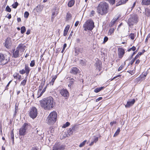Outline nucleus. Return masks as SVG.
Here are the masks:
<instances>
[{"label": "nucleus", "instance_id": "f257e3e1", "mask_svg": "<svg viewBox=\"0 0 150 150\" xmlns=\"http://www.w3.org/2000/svg\"><path fill=\"white\" fill-rule=\"evenodd\" d=\"M109 9L108 4L104 1L100 2L97 8V12L101 15L107 13L108 12Z\"/></svg>", "mask_w": 150, "mask_h": 150}, {"label": "nucleus", "instance_id": "f03ea898", "mask_svg": "<svg viewBox=\"0 0 150 150\" xmlns=\"http://www.w3.org/2000/svg\"><path fill=\"white\" fill-rule=\"evenodd\" d=\"M57 114L55 112H51L47 118L46 121L48 124H53L57 120Z\"/></svg>", "mask_w": 150, "mask_h": 150}, {"label": "nucleus", "instance_id": "7ed1b4c3", "mask_svg": "<svg viewBox=\"0 0 150 150\" xmlns=\"http://www.w3.org/2000/svg\"><path fill=\"white\" fill-rule=\"evenodd\" d=\"M94 26V23L92 20L87 21L83 25L84 30L86 31L87 30H92Z\"/></svg>", "mask_w": 150, "mask_h": 150}, {"label": "nucleus", "instance_id": "20e7f679", "mask_svg": "<svg viewBox=\"0 0 150 150\" xmlns=\"http://www.w3.org/2000/svg\"><path fill=\"white\" fill-rule=\"evenodd\" d=\"M138 18L137 15L135 14H133L130 17L128 20V23L129 26L133 25L135 23L138 22Z\"/></svg>", "mask_w": 150, "mask_h": 150}, {"label": "nucleus", "instance_id": "39448f33", "mask_svg": "<svg viewBox=\"0 0 150 150\" xmlns=\"http://www.w3.org/2000/svg\"><path fill=\"white\" fill-rule=\"evenodd\" d=\"M29 114L31 118L33 119L35 118L38 115L37 109L35 107H32L30 110Z\"/></svg>", "mask_w": 150, "mask_h": 150}, {"label": "nucleus", "instance_id": "423d86ee", "mask_svg": "<svg viewBox=\"0 0 150 150\" xmlns=\"http://www.w3.org/2000/svg\"><path fill=\"white\" fill-rule=\"evenodd\" d=\"M46 100L47 104V107L49 110H50V108H53L54 106V103L53 101V99L52 97H49L46 98Z\"/></svg>", "mask_w": 150, "mask_h": 150}, {"label": "nucleus", "instance_id": "0eeeda50", "mask_svg": "<svg viewBox=\"0 0 150 150\" xmlns=\"http://www.w3.org/2000/svg\"><path fill=\"white\" fill-rule=\"evenodd\" d=\"M10 57L7 55L4 56V55L2 59H1V61L0 64V65H4L8 63L10 60Z\"/></svg>", "mask_w": 150, "mask_h": 150}, {"label": "nucleus", "instance_id": "6e6552de", "mask_svg": "<svg viewBox=\"0 0 150 150\" xmlns=\"http://www.w3.org/2000/svg\"><path fill=\"white\" fill-rule=\"evenodd\" d=\"M28 124L24 123L22 127L20 129L19 134L20 135H24L25 134L26 130L27 129Z\"/></svg>", "mask_w": 150, "mask_h": 150}, {"label": "nucleus", "instance_id": "1a4fd4ad", "mask_svg": "<svg viewBox=\"0 0 150 150\" xmlns=\"http://www.w3.org/2000/svg\"><path fill=\"white\" fill-rule=\"evenodd\" d=\"M65 146L62 145L59 143H56L53 146L54 150H63L64 149Z\"/></svg>", "mask_w": 150, "mask_h": 150}, {"label": "nucleus", "instance_id": "9d476101", "mask_svg": "<svg viewBox=\"0 0 150 150\" xmlns=\"http://www.w3.org/2000/svg\"><path fill=\"white\" fill-rule=\"evenodd\" d=\"M41 106L45 110H49L47 104L46 98H44L42 100L40 101Z\"/></svg>", "mask_w": 150, "mask_h": 150}, {"label": "nucleus", "instance_id": "9b49d317", "mask_svg": "<svg viewBox=\"0 0 150 150\" xmlns=\"http://www.w3.org/2000/svg\"><path fill=\"white\" fill-rule=\"evenodd\" d=\"M117 51L119 58L120 59L122 58L125 53L124 49L122 47L119 48L118 49Z\"/></svg>", "mask_w": 150, "mask_h": 150}, {"label": "nucleus", "instance_id": "f8f14e48", "mask_svg": "<svg viewBox=\"0 0 150 150\" xmlns=\"http://www.w3.org/2000/svg\"><path fill=\"white\" fill-rule=\"evenodd\" d=\"M61 94L65 98H67L69 96V93L68 91L65 89H63L60 91Z\"/></svg>", "mask_w": 150, "mask_h": 150}, {"label": "nucleus", "instance_id": "ddd939ff", "mask_svg": "<svg viewBox=\"0 0 150 150\" xmlns=\"http://www.w3.org/2000/svg\"><path fill=\"white\" fill-rule=\"evenodd\" d=\"M102 63L99 60H98L96 61L95 63V66L96 69L99 71H100L102 68Z\"/></svg>", "mask_w": 150, "mask_h": 150}, {"label": "nucleus", "instance_id": "4468645a", "mask_svg": "<svg viewBox=\"0 0 150 150\" xmlns=\"http://www.w3.org/2000/svg\"><path fill=\"white\" fill-rule=\"evenodd\" d=\"M11 41L10 38H7L6 40L4 46L7 49H9L11 44Z\"/></svg>", "mask_w": 150, "mask_h": 150}, {"label": "nucleus", "instance_id": "2eb2a0df", "mask_svg": "<svg viewBox=\"0 0 150 150\" xmlns=\"http://www.w3.org/2000/svg\"><path fill=\"white\" fill-rule=\"evenodd\" d=\"M45 82V81H42L41 83V85L40 86H39V89L38 91V98H39L44 93L42 91H41V90L43 88V86L44 85V83Z\"/></svg>", "mask_w": 150, "mask_h": 150}, {"label": "nucleus", "instance_id": "dca6fc26", "mask_svg": "<svg viewBox=\"0 0 150 150\" xmlns=\"http://www.w3.org/2000/svg\"><path fill=\"white\" fill-rule=\"evenodd\" d=\"M59 9L56 6H55L52 9V18H54V17H53L54 16L57 15L59 13Z\"/></svg>", "mask_w": 150, "mask_h": 150}, {"label": "nucleus", "instance_id": "f3484780", "mask_svg": "<svg viewBox=\"0 0 150 150\" xmlns=\"http://www.w3.org/2000/svg\"><path fill=\"white\" fill-rule=\"evenodd\" d=\"M22 53H20V51L16 49V50H14L13 52V56L15 58L19 57L20 56Z\"/></svg>", "mask_w": 150, "mask_h": 150}, {"label": "nucleus", "instance_id": "a211bd4d", "mask_svg": "<svg viewBox=\"0 0 150 150\" xmlns=\"http://www.w3.org/2000/svg\"><path fill=\"white\" fill-rule=\"evenodd\" d=\"M25 46L22 43L20 44L17 47L16 49L20 51V53H22L25 50Z\"/></svg>", "mask_w": 150, "mask_h": 150}, {"label": "nucleus", "instance_id": "6ab92c4d", "mask_svg": "<svg viewBox=\"0 0 150 150\" xmlns=\"http://www.w3.org/2000/svg\"><path fill=\"white\" fill-rule=\"evenodd\" d=\"M135 102L134 99H133L130 101H127V104L125 105V107L126 108H129Z\"/></svg>", "mask_w": 150, "mask_h": 150}, {"label": "nucleus", "instance_id": "aec40b11", "mask_svg": "<svg viewBox=\"0 0 150 150\" xmlns=\"http://www.w3.org/2000/svg\"><path fill=\"white\" fill-rule=\"evenodd\" d=\"M71 74H76L79 73V70L76 67H73L70 71Z\"/></svg>", "mask_w": 150, "mask_h": 150}, {"label": "nucleus", "instance_id": "412c9836", "mask_svg": "<svg viewBox=\"0 0 150 150\" xmlns=\"http://www.w3.org/2000/svg\"><path fill=\"white\" fill-rule=\"evenodd\" d=\"M44 7L42 5H38L35 8V9L36 10L37 12H40L42 11Z\"/></svg>", "mask_w": 150, "mask_h": 150}, {"label": "nucleus", "instance_id": "4be33fe9", "mask_svg": "<svg viewBox=\"0 0 150 150\" xmlns=\"http://www.w3.org/2000/svg\"><path fill=\"white\" fill-rule=\"evenodd\" d=\"M25 71L26 72V76H27L29 74V72L30 71V69L28 67V64H25Z\"/></svg>", "mask_w": 150, "mask_h": 150}, {"label": "nucleus", "instance_id": "5701e85b", "mask_svg": "<svg viewBox=\"0 0 150 150\" xmlns=\"http://www.w3.org/2000/svg\"><path fill=\"white\" fill-rule=\"evenodd\" d=\"M70 28V26L69 25H67L65 28L64 31V35L66 36L68 33V32L69 29Z\"/></svg>", "mask_w": 150, "mask_h": 150}, {"label": "nucleus", "instance_id": "b1692460", "mask_svg": "<svg viewBox=\"0 0 150 150\" xmlns=\"http://www.w3.org/2000/svg\"><path fill=\"white\" fill-rule=\"evenodd\" d=\"M128 0H120L116 4V6H117L121 4L125 3Z\"/></svg>", "mask_w": 150, "mask_h": 150}, {"label": "nucleus", "instance_id": "393cba45", "mask_svg": "<svg viewBox=\"0 0 150 150\" xmlns=\"http://www.w3.org/2000/svg\"><path fill=\"white\" fill-rule=\"evenodd\" d=\"M142 3L144 5H150V0H142Z\"/></svg>", "mask_w": 150, "mask_h": 150}, {"label": "nucleus", "instance_id": "a878e982", "mask_svg": "<svg viewBox=\"0 0 150 150\" xmlns=\"http://www.w3.org/2000/svg\"><path fill=\"white\" fill-rule=\"evenodd\" d=\"M52 79L50 82V84L52 85H53L55 80L57 78V76L56 75H54L52 76Z\"/></svg>", "mask_w": 150, "mask_h": 150}, {"label": "nucleus", "instance_id": "bb28decb", "mask_svg": "<svg viewBox=\"0 0 150 150\" xmlns=\"http://www.w3.org/2000/svg\"><path fill=\"white\" fill-rule=\"evenodd\" d=\"M74 0H71L68 2V6L69 7H71L74 5Z\"/></svg>", "mask_w": 150, "mask_h": 150}, {"label": "nucleus", "instance_id": "cd10ccee", "mask_svg": "<svg viewBox=\"0 0 150 150\" xmlns=\"http://www.w3.org/2000/svg\"><path fill=\"white\" fill-rule=\"evenodd\" d=\"M75 128V127L74 126L71 128H70L69 129L68 132L69 135L72 134L73 131L74 130Z\"/></svg>", "mask_w": 150, "mask_h": 150}, {"label": "nucleus", "instance_id": "c85d7f7f", "mask_svg": "<svg viewBox=\"0 0 150 150\" xmlns=\"http://www.w3.org/2000/svg\"><path fill=\"white\" fill-rule=\"evenodd\" d=\"M104 87L103 86L99 88H97L94 89V91L96 93H98L101 90L103 89L104 88Z\"/></svg>", "mask_w": 150, "mask_h": 150}, {"label": "nucleus", "instance_id": "c756f323", "mask_svg": "<svg viewBox=\"0 0 150 150\" xmlns=\"http://www.w3.org/2000/svg\"><path fill=\"white\" fill-rule=\"evenodd\" d=\"M79 63L82 66H85L86 64V61L85 59L80 60Z\"/></svg>", "mask_w": 150, "mask_h": 150}, {"label": "nucleus", "instance_id": "7c9ffc66", "mask_svg": "<svg viewBox=\"0 0 150 150\" xmlns=\"http://www.w3.org/2000/svg\"><path fill=\"white\" fill-rule=\"evenodd\" d=\"M71 15L70 13H68L66 16V21H67L71 19Z\"/></svg>", "mask_w": 150, "mask_h": 150}, {"label": "nucleus", "instance_id": "2f4dec72", "mask_svg": "<svg viewBox=\"0 0 150 150\" xmlns=\"http://www.w3.org/2000/svg\"><path fill=\"white\" fill-rule=\"evenodd\" d=\"M119 17H117V18H113L112 21H111L110 24V25H111V26H112V25H113L114 23H115V22L118 19Z\"/></svg>", "mask_w": 150, "mask_h": 150}, {"label": "nucleus", "instance_id": "473e14b6", "mask_svg": "<svg viewBox=\"0 0 150 150\" xmlns=\"http://www.w3.org/2000/svg\"><path fill=\"white\" fill-rule=\"evenodd\" d=\"M145 14L148 17H150V9L146 8L145 9Z\"/></svg>", "mask_w": 150, "mask_h": 150}, {"label": "nucleus", "instance_id": "72a5a7b5", "mask_svg": "<svg viewBox=\"0 0 150 150\" xmlns=\"http://www.w3.org/2000/svg\"><path fill=\"white\" fill-rule=\"evenodd\" d=\"M82 51L83 49L81 48H79L78 49H75V52L76 53L78 52L82 53Z\"/></svg>", "mask_w": 150, "mask_h": 150}, {"label": "nucleus", "instance_id": "f704fd0d", "mask_svg": "<svg viewBox=\"0 0 150 150\" xmlns=\"http://www.w3.org/2000/svg\"><path fill=\"white\" fill-rule=\"evenodd\" d=\"M120 131V128H118V129L117 130L116 132L114 135V137H116L119 134Z\"/></svg>", "mask_w": 150, "mask_h": 150}, {"label": "nucleus", "instance_id": "c9c22d12", "mask_svg": "<svg viewBox=\"0 0 150 150\" xmlns=\"http://www.w3.org/2000/svg\"><path fill=\"white\" fill-rule=\"evenodd\" d=\"M26 82H27V79H24L21 82V84H20V85L23 86H24L25 85V84L26 83Z\"/></svg>", "mask_w": 150, "mask_h": 150}, {"label": "nucleus", "instance_id": "e433bc0d", "mask_svg": "<svg viewBox=\"0 0 150 150\" xmlns=\"http://www.w3.org/2000/svg\"><path fill=\"white\" fill-rule=\"evenodd\" d=\"M70 125V123L69 122H67L66 123L64 124L62 127L63 128H65L69 126Z\"/></svg>", "mask_w": 150, "mask_h": 150}, {"label": "nucleus", "instance_id": "4c0bfd02", "mask_svg": "<svg viewBox=\"0 0 150 150\" xmlns=\"http://www.w3.org/2000/svg\"><path fill=\"white\" fill-rule=\"evenodd\" d=\"M26 31L25 28V26H22L21 28V33L23 34Z\"/></svg>", "mask_w": 150, "mask_h": 150}, {"label": "nucleus", "instance_id": "58836bf2", "mask_svg": "<svg viewBox=\"0 0 150 150\" xmlns=\"http://www.w3.org/2000/svg\"><path fill=\"white\" fill-rule=\"evenodd\" d=\"M35 65V60H33L31 61L30 63V66L33 67Z\"/></svg>", "mask_w": 150, "mask_h": 150}, {"label": "nucleus", "instance_id": "ea45409f", "mask_svg": "<svg viewBox=\"0 0 150 150\" xmlns=\"http://www.w3.org/2000/svg\"><path fill=\"white\" fill-rule=\"evenodd\" d=\"M11 138L12 142H14V134L13 131H11Z\"/></svg>", "mask_w": 150, "mask_h": 150}, {"label": "nucleus", "instance_id": "a19ab883", "mask_svg": "<svg viewBox=\"0 0 150 150\" xmlns=\"http://www.w3.org/2000/svg\"><path fill=\"white\" fill-rule=\"evenodd\" d=\"M18 5V3L17 2H16L14 4L12 5V6L13 8H16L17 7Z\"/></svg>", "mask_w": 150, "mask_h": 150}, {"label": "nucleus", "instance_id": "79ce46f5", "mask_svg": "<svg viewBox=\"0 0 150 150\" xmlns=\"http://www.w3.org/2000/svg\"><path fill=\"white\" fill-rule=\"evenodd\" d=\"M86 142V140H84L83 142H82L79 145V147H81L83 146L85 144Z\"/></svg>", "mask_w": 150, "mask_h": 150}, {"label": "nucleus", "instance_id": "37998d69", "mask_svg": "<svg viewBox=\"0 0 150 150\" xmlns=\"http://www.w3.org/2000/svg\"><path fill=\"white\" fill-rule=\"evenodd\" d=\"M115 0H108L110 4L112 5H113L115 4Z\"/></svg>", "mask_w": 150, "mask_h": 150}, {"label": "nucleus", "instance_id": "c03bdc74", "mask_svg": "<svg viewBox=\"0 0 150 150\" xmlns=\"http://www.w3.org/2000/svg\"><path fill=\"white\" fill-rule=\"evenodd\" d=\"M15 112H14V114H13V116L14 117H15L16 116V113L18 111V107L16 105V106H15Z\"/></svg>", "mask_w": 150, "mask_h": 150}, {"label": "nucleus", "instance_id": "a18cd8bd", "mask_svg": "<svg viewBox=\"0 0 150 150\" xmlns=\"http://www.w3.org/2000/svg\"><path fill=\"white\" fill-rule=\"evenodd\" d=\"M136 47L134 46H133L132 47L129 48L128 50V51L130 52V51H131L132 50L133 51H134L136 50Z\"/></svg>", "mask_w": 150, "mask_h": 150}, {"label": "nucleus", "instance_id": "49530a36", "mask_svg": "<svg viewBox=\"0 0 150 150\" xmlns=\"http://www.w3.org/2000/svg\"><path fill=\"white\" fill-rule=\"evenodd\" d=\"M6 10L9 12H10L11 11V9L8 6L6 8Z\"/></svg>", "mask_w": 150, "mask_h": 150}, {"label": "nucleus", "instance_id": "de8ad7c7", "mask_svg": "<svg viewBox=\"0 0 150 150\" xmlns=\"http://www.w3.org/2000/svg\"><path fill=\"white\" fill-rule=\"evenodd\" d=\"M29 15V13L28 12L26 11L24 14V17L25 18H28Z\"/></svg>", "mask_w": 150, "mask_h": 150}, {"label": "nucleus", "instance_id": "09e8293b", "mask_svg": "<svg viewBox=\"0 0 150 150\" xmlns=\"http://www.w3.org/2000/svg\"><path fill=\"white\" fill-rule=\"evenodd\" d=\"M134 33H131L129 35V36L130 37L131 39L132 40H134Z\"/></svg>", "mask_w": 150, "mask_h": 150}, {"label": "nucleus", "instance_id": "8fccbe9b", "mask_svg": "<svg viewBox=\"0 0 150 150\" xmlns=\"http://www.w3.org/2000/svg\"><path fill=\"white\" fill-rule=\"evenodd\" d=\"M114 29L113 28H110L109 30V34L110 35H111L114 32Z\"/></svg>", "mask_w": 150, "mask_h": 150}, {"label": "nucleus", "instance_id": "3c124183", "mask_svg": "<svg viewBox=\"0 0 150 150\" xmlns=\"http://www.w3.org/2000/svg\"><path fill=\"white\" fill-rule=\"evenodd\" d=\"M19 73L20 74H23L25 73H26L24 69H23L21 70H20L19 71Z\"/></svg>", "mask_w": 150, "mask_h": 150}, {"label": "nucleus", "instance_id": "603ef678", "mask_svg": "<svg viewBox=\"0 0 150 150\" xmlns=\"http://www.w3.org/2000/svg\"><path fill=\"white\" fill-rule=\"evenodd\" d=\"M108 40V38L107 37L105 36L104 38V40L103 42V44L105 43Z\"/></svg>", "mask_w": 150, "mask_h": 150}, {"label": "nucleus", "instance_id": "864d4df0", "mask_svg": "<svg viewBox=\"0 0 150 150\" xmlns=\"http://www.w3.org/2000/svg\"><path fill=\"white\" fill-rule=\"evenodd\" d=\"M67 44L66 43H65V44H64L63 47V48H62V53H63L64 52V51L65 48L67 47Z\"/></svg>", "mask_w": 150, "mask_h": 150}, {"label": "nucleus", "instance_id": "5fc2aeb1", "mask_svg": "<svg viewBox=\"0 0 150 150\" xmlns=\"http://www.w3.org/2000/svg\"><path fill=\"white\" fill-rule=\"evenodd\" d=\"M98 137H94L93 140V141L94 142L96 143L98 140Z\"/></svg>", "mask_w": 150, "mask_h": 150}, {"label": "nucleus", "instance_id": "6e6d98bb", "mask_svg": "<svg viewBox=\"0 0 150 150\" xmlns=\"http://www.w3.org/2000/svg\"><path fill=\"white\" fill-rule=\"evenodd\" d=\"M136 5V2H134V4H133V6L132 7V8L131 9H128V10L130 11H131L132 10V9L134 7L135 5Z\"/></svg>", "mask_w": 150, "mask_h": 150}, {"label": "nucleus", "instance_id": "4d7b16f0", "mask_svg": "<svg viewBox=\"0 0 150 150\" xmlns=\"http://www.w3.org/2000/svg\"><path fill=\"white\" fill-rule=\"evenodd\" d=\"M123 66L122 65H121L118 69V71H120L122 70Z\"/></svg>", "mask_w": 150, "mask_h": 150}, {"label": "nucleus", "instance_id": "13d9d810", "mask_svg": "<svg viewBox=\"0 0 150 150\" xmlns=\"http://www.w3.org/2000/svg\"><path fill=\"white\" fill-rule=\"evenodd\" d=\"M95 11H94L92 10L91 11V16H93L94 15V14H95Z\"/></svg>", "mask_w": 150, "mask_h": 150}, {"label": "nucleus", "instance_id": "bf43d9fd", "mask_svg": "<svg viewBox=\"0 0 150 150\" xmlns=\"http://www.w3.org/2000/svg\"><path fill=\"white\" fill-rule=\"evenodd\" d=\"M18 77L17 79H18L19 80H20L21 78V76L20 75H19L18 74H17Z\"/></svg>", "mask_w": 150, "mask_h": 150}, {"label": "nucleus", "instance_id": "052dcab7", "mask_svg": "<svg viewBox=\"0 0 150 150\" xmlns=\"http://www.w3.org/2000/svg\"><path fill=\"white\" fill-rule=\"evenodd\" d=\"M73 33V32L72 31H71V33H70V35H69V37H68V39H69V38H70L71 37V36L72 35Z\"/></svg>", "mask_w": 150, "mask_h": 150}, {"label": "nucleus", "instance_id": "680f3d73", "mask_svg": "<svg viewBox=\"0 0 150 150\" xmlns=\"http://www.w3.org/2000/svg\"><path fill=\"white\" fill-rule=\"evenodd\" d=\"M11 81H10L8 83V84H7V85H6V89H7L8 88H7V87L9 86L10 84V83H11Z\"/></svg>", "mask_w": 150, "mask_h": 150}, {"label": "nucleus", "instance_id": "e2e57ef3", "mask_svg": "<svg viewBox=\"0 0 150 150\" xmlns=\"http://www.w3.org/2000/svg\"><path fill=\"white\" fill-rule=\"evenodd\" d=\"M102 97H99V98H98L96 100V101L97 102H98L100 100H101L102 99Z\"/></svg>", "mask_w": 150, "mask_h": 150}, {"label": "nucleus", "instance_id": "0e129e2a", "mask_svg": "<svg viewBox=\"0 0 150 150\" xmlns=\"http://www.w3.org/2000/svg\"><path fill=\"white\" fill-rule=\"evenodd\" d=\"M79 23V22L78 21H76L75 24V26L76 27L77 26Z\"/></svg>", "mask_w": 150, "mask_h": 150}, {"label": "nucleus", "instance_id": "69168bd1", "mask_svg": "<svg viewBox=\"0 0 150 150\" xmlns=\"http://www.w3.org/2000/svg\"><path fill=\"white\" fill-rule=\"evenodd\" d=\"M30 30L28 29V30H27V31L26 32V34L27 35H29V34H30Z\"/></svg>", "mask_w": 150, "mask_h": 150}, {"label": "nucleus", "instance_id": "338daca9", "mask_svg": "<svg viewBox=\"0 0 150 150\" xmlns=\"http://www.w3.org/2000/svg\"><path fill=\"white\" fill-rule=\"evenodd\" d=\"M81 40L79 38H77L76 40V42L78 43H80V42Z\"/></svg>", "mask_w": 150, "mask_h": 150}, {"label": "nucleus", "instance_id": "774afa93", "mask_svg": "<svg viewBox=\"0 0 150 150\" xmlns=\"http://www.w3.org/2000/svg\"><path fill=\"white\" fill-rule=\"evenodd\" d=\"M140 61L139 59H137L135 62V64H138L139 63Z\"/></svg>", "mask_w": 150, "mask_h": 150}]
</instances>
